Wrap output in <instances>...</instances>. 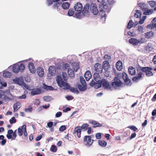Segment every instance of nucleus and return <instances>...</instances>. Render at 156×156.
I'll use <instances>...</instances> for the list:
<instances>
[{"mask_svg": "<svg viewBox=\"0 0 156 156\" xmlns=\"http://www.w3.org/2000/svg\"><path fill=\"white\" fill-rule=\"evenodd\" d=\"M12 75V73L8 71H4L3 73V76L5 78H9Z\"/></svg>", "mask_w": 156, "mask_h": 156, "instance_id": "28", "label": "nucleus"}, {"mask_svg": "<svg viewBox=\"0 0 156 156\" xmlns=\"http://www.w3.org/2000/svg\"><path fill=\"white\" fill-rule=\"evenodd\" d=\"M70 4L68 2H65L62 5V7L64 9H68L69 8Z\"/></svg>", "mask_w": 156, "mask_h": 156, "instance_id": "27", "label": "nucleus"}, {"mask_svg": "<svg viewBox=\"0 0 156 156\" xmlns=\"http://www.w3.org/2000/svg\"><path fill=\"white\" fill-rule=\"evenodd\" d=\"M145 48V50L147 52H149L150 51H151L153 49V48L149 45L146 46Z\"/></svg>", "mask_w": 156, "mask_h": 156, "instance_id": "53", "label": "nucleus"}, {"mask_svg": "<svg viewBox=\"0 0 156 156\" xmlns=\"http://www.w3.org/2000/svg\"><path fill=\"white\" fill-rule=\"evenodd\" d=\"M101 7H100V6H99V12H98V13H99V14L101 15V17L103 18L104 17H105V16L106 14L105 13V12L106 11L105 10H104L102 9L101 8Z\"/></svg>", "mask_w": 156, "mask_h": 156, "instance_id": "24", "label": "nucleus"}, {"mask_svg": "<svg viewBox=\"0 0 156 156\" xmlns=\"http://www.w3.org/2000/svg\"><path fill=\"white\" fill-rule=\"evenodd\" d=\"M125 83L126 85H129L130 83V81L129 79L125 77V79H124Z\"/></svg>", "mask_w": 156, "mask_h": 156, "instance_id": "46", "label": "nucleus"}, {"mask_svg": "<svg viewBox=\"0 0 156 156\" xmlns=\"http://www.w3.org/2000/svg\"><path fill=\"white\" fill-rule=\"evenodd\" d=\"M61 3L60 2H58L57 3H55L53 4L52 6V8L53 9H56L61 4Z\"/></svg>", "mask_w": 156, "mask_h": 156, "instance_id": "39", "label": "nucleus"}, {"mask_svg": "<svg viewBox=\"0 0 156 156\" xmlns=\"http://www.w3.org/2000/svg\"><path fill=\"white\" fill-rule=\"evenodd\" d=\"M128 71L129 74L131 75H134L136 73L135 69L133 67L130 66L128 68Z\"/></svg>", "mask_w": 156, "mask_h": 156, "instance_id": "23", "label": "nucleus"}, {"mask_svg": "<svg viewBox=\"0 0 156 156\" xmlns=\"http://www.w3.org/2000/svg\"><path fill=\"white\" fill-rule=\"evenodd\" d=\"M28 65V68L30 72L32 73H34L36 71V69L34 67L33 63L30 62L29 63Z\"/></svg>", "mask_w": 156, "mask_h": 156, "instance_id": "16", "label": "nucleus"}, {"mask_svg": "<svg viewBox=\"0 0 156 156\" xmlns=\"http://www.w3.org/2000/svg\"><path fill=\"white\" fill-rule=\"evenodd\" d=\"M102 67L106 71H108V69L110 67V65L107 61H105L103 62Z\"/></svg>", "mask_w": 156, "mask_h": 156, "instance_id": "17", "label": "nucleus"}, {"mask_svg": "<svg viewBox=\"0 0 156 156\" xmlns=\"http://www.w3.org/2000/svg\"><path fill=\"white\" fill-rule=\"evenodd\" d=\"M43 88L47 90H54V88L51 86H48L44 83L43 84Z\"/></svg>", "mask_w": 156, "mask_h": 156, "instance_id": "29", "label": "nucleus"}, {"mask_svg": "<svg viewBox=\"0 0 156 156\" xmlns=\"http://www.w3.org/2000/svg\"><path fill=\"white\" fill-rule=\"evenodd\" d=\"M33 111V108L31 106L29 107V108H25L24 109V111L26 112H31Z\"/></svg>", "mask_w": 156, "mask_h": 156, "instance_id": "41", "label": "nucleus"}, {"mask_svg": "<svg viewBox=\"0 0 156 156\" xmlns=\"http://www.w3.org/2000/svg\"><path fill=\"white\" fill-rule=\"evenodd\" d=\"M101 83L103 87L104 88L111 90H112L113 87H111L109 83L106 80L104 79H102Z\"/></svg>", "mask_w": 156, "mask_h": 156, "instance_id": "8", "label": "nucleus"}, {"mask_svg": "<svg viewBox=\"0 0 156 156\" xmlns=\"http://www.w3.org/2000/svg\"><path fill=\"white\" fill-rule=\"evenodd\" d=\"M148 3L151 7H154L156 5V2L154 1H150Z\"/></svg>", "mask_w": 156, "mask_h": 156, "instance_id": "49", "label": "nucleus"}, {"mask_svg": "<svg viewBox=\"0 0 156 156\" xmlns=\"http://www.w3.org/2000/svg\"><path fill=\"white\" fill-rule=\"evenodd\" d=\"M23 131L22 129V128H20V127H19L18 128V133L19 136H21L22 135Z\"/></svg>", "mask_w": 156, "mask_h": 156, "instance_id": "45", "label": "nucleus"}, {"mask_svg": "<svg viewBox=\"0 0 156 156\" xmlns=\"http://www.w3.org/2000/svg\"><path fill=\"white\" fill-rule=\"evenodd\" d=\"M143 72H145L146 76L148 77H150L153 76V73L151 71H142Z\"/></svg>", "mask_w": 156, "mask_h": 156, "instance_id": "38", "label": "nucleus"}, {"mask_svg": "<svg viewBox=\"0 0 156 156\" xmlns=\"http://www.w3.org/2000/svg\"><path fill=\"white\" fill-rule=\"evenodd\" d=\"M48 71L50 74L52 76H54L56 73L55 67L53 66H50L48 68Z\"/></svg>", "mask_w": 156, "mask_h": 156, "instance_id": "14", "label": "nucleus"}, {"mask_svg": "<svg viewBox=\"0 0 156 156\" xmlns=\"http://www.w3.org/2000/svg\"><path fill=\"white\" fill-rule=\"evenodd\" d=\"M22 129L23 131V134L25 136H26L27 135L26 129V126L25 125H23L22 126Z\"/></svg>", "mask_w": 156, "mask_h": 156, "instance_id": "37", "label": "nucleus"}, {"mask_svg": "<svg viewBox=\"0 0 156 156\" xmlns=\"http://www.w3.org/2000/svg\"><path fill=\"white\" fill-rule=\"evenodd\" d=\"M89 123L93 125V127L94 128H95L98 126H102V125L101 124H100L96 121L92 120L89 122Z\"/></svg>", "mask_w": 156, "mask_h": 156, "instance_id": "20", "label": "nucleus"}, {"mask_svg": "<svg viewBox=\"0 0 156 156\" xmlns=\"http://www.w3.org/2000/svg\"><path fill=\"white\" fill-rule=\"evenodd\" d=\"M62 76L63 79L65 81H66L68 79L67 74L65 72L62 73Z\"/></svg>", "mask_w": 156, "mask_h": 156, "instance_id": "47", "label": "nucleus"}, {"mask_svg": "<svg viewBox=\"0 0 156 156\" xmlns=\"http://www.w3.org/2000/svg\"><path fill=\"white\" fill-rule=\"evenodd\" d=\"M116 67L117 70L120 71L122 68V63L120 61H118L116 63Z\"/></svg>", "mask_w": 156, "mask_h": 156, "instance_id": "21", "label": "nucleus"}, {"mask_svg": "<svg viewBox=\"0 0 156 156\" xmlns=\"http://www.w3.org/2000/svg\"><path fill=\"white\" fill-rule=\"evenodd\" d=\"M13 106L14 112H16L20 107V103L19 102L14 104Z\"/></svg>", "mask_w": 156, "mask_h": 156, "instance_id": "26", "label": "nucleus"}, {"mask_svg": "<svg viewBox=\"0 0 156 156\" xmlns=\"http://www.w3.org/2000/svg\"><path fill=\"white\" fill-rule=\"evenodd\" d=\"M25 69V66L23 64H20L18 63L14 64L12 67V71L15 73H17L19 71L22 72Z\"/></svg>", "mask_w": 156, "mask_h": 156, "instance_id": "4", "label": "nucleus"}, {"mask_svg": "<svg viewBox=\"0 0 156 156\" xmlns=\"http://www.w3.org/2000/svg\"><path fill=\"white\" fill-rule=\"evenodd\" d=\"M141 69L142 71H146L147 70L151 71L152 70V68L150 67H143L141 68Z\"/></svg>", "mask_w": 156, "mask_h": 156, "instance_id": "42", "label": "nucleus"}, {"mask_svg": "<svg viewBox=\"0 0 156 156\" xmlns=\"http://www.w3.org/2000/svg\"><path fill=\"white\" fill-rule=\"evenodd\" d=\"M101 8L103 10L105 11L106 12L108 13L110 11L111 7V6L110 5H102V8Z\"/></svg>", "mask_w": 156, "mask_h": 156, "instance_id": "19", "label": "nucleus"}, {"mask_svg": "<svg viewBox=\"0 0 156 156\" xmlns=\"http://www.w3.org/2000/svg\"><path fill=\"white\" fill-rule=\"evenodd\" d=\"M89 124L87 123H84L81 126H78L75 128L74 132V133L75 136L77 135L78 138H80L81 136V129L83 131H86L88 128Z\"/></svg>", "mask_w": 156, "mask_h": 156, "instance_id": "2", "label": "nucleus"}, {"mask_svg": "<svg viewBox=\"0 0 156 156\" xmlns=\"http://www.w3.org/2000/svg\"><path fill=\"white\" fill-rule=\"evenodd\" d=\"M73 69L75 72H77V70L79 68L80 66L78 63H74L73 64Z\"/></svg>", "mask_w": 156, "mask_h": 156, "instance_id": "32", "label": "nucleus"}, {"mask_svg": "<svg viewBox=\"0 0 156 156\" xmlns=\"http://www.w3.org/2000/svg\"><path fill=\"white\" fill-rule=\"evenodd\" d=\"M94 78L95 80V81L98 83H101V81L100 80V78H99L98 74V73H94Z\"/></svg>", "mask_w": 156, "mask_h": 156, "instance_id": "22", "label": "nucleus"}, {"mask_svg": "<svg viewBox=\"0 0 156 156\" xmlns=\"http://www.w3.org/2000/svg\"><path fill=\"white\" fill-rule=\"evenodd\" d=\"M53 125V123L52 122L50 121L47 123V126L49 128H51Z\"/></svg>", "mask_w": 156, "mask_h": 156, "instance_id": "59", "label": "nucleus"}, {"mask_svg": "<svg viewBox=\"0 0 156 156\" xmlns=\"http://www.w3.org/2000/svg\"><path fill=\"white\" fill-rule=\"evenodd\" d=\"M114 82L112 83V85L113 87L115 89L118 88V87L121 86L122 83L118 77H115L114 79Z\"/></svg>", "mask_w": 156, "mask_h": 156, "instance_id": "6", "label": "nucleus"}, {"mask_svg": "<svg viewBox=\"0 0 156 156\" xmlns=\"http://www.w3.org/2000/svg\"><path fill=\"white\" fill-rule=\"evenodd\" d=\"M62 115V113L60 112H58L55 114L56 117H60Z\"/></svg>", "mask_w": 156, "mask_h": 156, "instance_id": "62", "label": "nucleus"}, {"mask_svg": "<svg viewBox=\"0 0 156 156\" xmlns=\"http://www.w3.org/2000/svg\"><path fill=\"white\" fill-rule=\"evenodd\" d=\"M66 98L68 101L72 100L73 99V97L71 95H67L66 97Z\"/></svg>", "mask_w": 156, "mask_h": 156, "instance_id": "58", "label": "nucleus"}, {"mask_svg": "<svg viewBox=\"0 0 156 156\" xmlns=\"http://www.w3.org/2000/svg\"><path fill=\"white\" fill-rule=\"evenodd\" d=\"M140 80V79L138 78L137 76L135 77L132 79L133 81L135 82H138Z\"/></svg>", "mask_w": 156, "mask_h": 156, "instance_id": "61", "label": "nucleus"}, {"mask_svg": "<svg viewBox=\"0 0 156 156\" xmlns=\"http://www.w3.org/2000/svg\"><path fill=\"white\" fill-rule=\"evenodd\" d=\"M38 76L41 77H42L44 74V72L42 68L39 67L37 70Z\"/></svg>", "mask_w": 156, "mask_h": 156, "instance_id": "15", "label": "nucleus"}, {"mask_svg": "<svg viewBox=\"0 0 156 156\" xmlns=\"http://www.w3.org/2000/svg\"><path fill=\"white\" fill-rule=\"evenodd\" d=\"M78 88L81 91H84L87 88L86 84H79L78 85Z\"/></svg>", "mask_w": 156, "mask_h": 156, "instance_id": "25", "label": "nucleus"}, {"mask_svg": "<svg viewBox=\"0 0 156 156\" xmlns=\"http://www.w3.org/2000/svg\"><path fill=\"white\" fill-rule=\"evenodd\" d=\"M9 122L11 124L15 123L16 122V120L15 119L14 117H13L11 119H10Z\"/></svg>", "mask_w": 156, "mask_h": 156, "instance_id": "56", "label": "nucleus"}, {"mask_svg": "<svg viewBox=\"0 0 156 156\" xmlns=\"http://www.w3.org/2000/svg\"><path fill=\"white\" fill-rule=\"evenodd\" d=\"M141 16V12L139 10H136V12L134 14V16L136 18H140Z\"/></svg>", "mask_w": 156, "mask_h": 156, "instance_id": "35", "label": "nucleus"}, {"mask_svg": "<svg viewBox=\"0 0 156 156\" xmlns=\"http://www.w3.org/2000/svg\"><path fill=\"white\" fill-rule=\"evenodd\" d=\"M13 81L16 83L20 86L23 85L24 82V80L22 76H20L18 78H16L13 79Z\"/></svg>", "mask_w": 156, "mask_h": 156, "instance_id": "11", "label": "nucleus"}, {"mask_svg": "<svg viewBox=\"0 0 156 156\" xmlns=\"http://www.w3.org/2000/svg\"><path fill=\"white\" fill-rule=\"evenodd\" d=\"M80 82L82 84H86V83L85 82L84 78L82 76H80Z\"/></svg>", "mask_w": 156, "mask_h": 156, "instance_id": "44", "label": "nucleus"}, {"mask_svg": "<svg viewBox=\"0 0 156 156\" xmlns=\"http://www.w3.org/2000/svg\"><path fill=\"white\" fill-rule=\"evenodd\" d=\"M66 127L65 125L61 126L59 128V131L61 132L63 131L66 129Z\"/></svg>", "mask_w": 156, "mask_h": 156, "instance_id": "52", "label": "nucleus"}, {"mask_svg": "<svg viewBox=\"0 0 156 156\" xmlns=\"http://www.w3.org/2000/svg\"><path fill=\"white\" fill-rule=\"evenodd\" d=\"M95 136L97 139H100L101 138V133H96Z\"/></svg>", "mask_w": 156, "mask_h": 156, "instance_id": "57", "label": "nucleus"}, {"mask_svg": "<svg viewBox=\"0 0 156 156\" xmlns=\"http://www.w3.org/2000/svg\"><path fill=\"white\" fill-rule=\"evenodd\" d=\"M144 20H143L140 18V20L139 21V22L138 23H137V22H135V23H136V24H134V26H135L137 25L138 23H140V24H142L144 23Z\"/></svg>", "mask_w": 156, "mask_h": 156, "instance_id": "55", "label": "nucleus"}, {"mask_svg": "<svg viewBox=\"0 0 156 156\" xmlns=\"http://www.w3.org/2000/svg\"><path fill=\"white\" fill-rule=\"evenodd\" d=\"M41 93V89L39 88H34L31 90V94L32 96L40 94Z\"/></svg>", "mask_w": 156, "mask_h": 156, "instance_id": "12", "label": "nucleus"}, {"mask_svg": "<svg viewBox=\"0 0 156 156\" xmlns=\"http://www.w3.org/2000/svg\"><path fill=\"white\" fill-rule=\"evenodd\" d=\"M51 98V97L49 96H44L43 97V99L44 101H50Z\"/></svg>", "mask_w": 156, "mask_h": 156, "instance_id": "50", "label": "nucleus"}, {"mask_svg": "<svg viewBox=\"0 0 156 156\" xmlns=\"http://www.w3.org/2000/svg\"><path fill=\"white\" fill-rule=\"evenodd\" d=\"M94 137L93 135L91 136H85L83 138V141L84 142H87L85 145L88 147L90 146L92 144L94 140H92L91 138Z\"/></svg>", "mask_w": 156, "mask_h": 156, "instance_id": "5", "label": "nucleus"}, {"mask_svg": "<svg viewBox=\"0 0 156 156\" xmlns=\"http://www.w3.org/2000/svg\"><path fill=\"white\" fill-rule=\"evenodd\" d=\"M84 76L86 81H89L91 77L90 71L89 70L87 71L85 73Z\"/></svg>", "mask_w": 156, "mask_h": 156, "instance_id": "18", "label": "nucleus"}, {"mask_svg": "<svg viewBox=\"0 0 156 156\" xmlns=\"http://www.w3.org/2000/svg\"><path fill=\"white\" fill-rule=\"evenodd\" d=\"M143 27L142 26H138V30L139 32H141L142 33L143 32Z\"/></svg>", "mask_w": 156, "mask_h": 156, "instance_id": "54", "label": "nucleus"}, {"mask_svg": "<svg viewBox=\"0 0 156 156\" xmlns=\"http://www.w3.org/2000/svg\"><path fill=\"white\" fill-rule=\"evenodd\" d=\"M99 144L102 147H105L107 144L106 141L104 140H99L98 141Z\"/></svg>", "mask_w": 156, "mask_h": 156, "instance_id": "34", "label": "nucleus"}, {"mask_svg": "<svg viewBox=\"0 0 156 156\" xmlns=\"http://www.w3.org/2000/svg\"><path fill=\"white\" fill-rule=\"evenodd\" d=\"M90 11L94 15H97L98 13V10L95 4L92 3L90 6Z\"/></svg>", "mask_w": 156, "mask_h": 156, "instance_id": "9", "label": "nucleus"}, {"mask_svg": "<svg viewBox=\"0 0 156 156\" xmlns=\"http://www.w3.org/2000/svg\"><path fill=\"white\" fill-rule=\"evenodd\" d=\"M70 91L71 92L77 94L79 93V92L77 89L76 88L73 87H71L69 85V88Z\"/></svg>", "mask_w": 156, "mask_h": 156, "instance_id": "30", "label": "nucleus"}, {"mask_svg": "<svg viewBox=\"0 0 156 156\" xmlns=\"http://www.w3.org/2000/svg\"><path fill=\"white\" fill-rule=\"evenodd\" d=\"M90 5L87 4L84 6L82 11L77 12L75 13V16H74L78 19H81L84 16L87 17L89 16V11Z\"/></svg>", "mask_w": 156, "mask_h": 156, "instance_id": "1", "label": "nucleus"}, {"mask_svg": "<svg viewBox=\"0 0 156 156\" xmlns=\"http://www.w3.org/2000/svg\"><path fill=\"white\" fill-rule=\"evenodd\" d=\"M74 11L73 9H70L68 12V15L69 16H71L74 14Z\"/></svg>", "mask_w": 156, "mask_h": 156, "instance_id": "36", "label": "nucleus"}, {"mask_svg": "<svg viewBox=\"0 0 156 156\" xmlns=\"http://www.w3.org/2000/svg\"><path fill=\"white\" fill-rule=\"evenodd\" d=\"M136 134L135 132L131 134V136L129 137V139H131L135 137L136 136Z\"/></svg>", "mask_w": 156, "mask_h": 156, "instance_id": "64", "label": "nucleus"}, {"mask_svg": "<svg viewBox=\"0 0 156 156\" xmlns=\"http://www.w3.org/2000/svg\"><path fill=\"white\" fill-rule=\"evenodd\" d=\"M96 83L94 80H92L90 83V86L93 87L94 85H96Z\"/></svg>", "mask_w": 156, "mask_h": 156, "instance_id": "60", "label": "nucleus"}, {"mask_svg": "<svg viewBox=\"0 0 156 156\" xmlns=\"http://www.w3.org/2000/svg\"><path fill=\"white\" fill-rule=\"evenodd\" d=\"M75 10L76 12L81 11L83 8V6L82 4L80 2H77L74 6Z\"/></svg>", "mask_w": 156, "mask_h": 156, "instance_id": "13", "label": "nucleus"}, {"mask_svg": "<svg viewBox=\"0 0 156 156\" xmlns=\"http://www.w3.org/2000/svg\"><path fill=\"white\" fill-rule=\"evenodd\" d=\"M133 23L132 20H130L128 23L127 28L129 29H130L133 27Z\"/></svg>", "mask_w": 156, "mask_h": 156, "instance_id": "40", "label": "nucleus"}, {"mask_svg": "<svg viewBox=\"0 0 156 156\" xmlns=\"http://www.w3.org/2000/svg\"><path fill=\"white\" fill-rule=\"evenodd\" d=\"M152 33H153L151 32H147L146 34V38H149L152 37Z\"/></svg>", "mask_w": 156, "mask_h": 156, "instance_id": "48", "label": "nucleus"}, {"mask_svg": "<svg viewBox=\"0 0 156 156\" xmlns=\"http://www.w3.org/2000/svg\"><path fill=\"white\" fill-rule=\"evenodd\" d=\"M56 80L58 86L60 87H61L65 90L69 89V85L68 83L64 82L61 76H58Z\"/></svg>", "mask_w": 156, "mask_h": 156, "instance_id": "3", "label": "nucleus"}, {"mask_svg": "<svg viewBox=\"0 0 156 156\" xmlns=\"http://www.w3.org/2000/svg\"><path fill=\"white\" fill-rule=\"evenodd\" d=\"M68 73L69 76L70 77L73 78L74 76V71L72 69H68Z\"/></svg>", "mask_w": 156, "mask_h": 156, "instance_id": "31", "label": "nucleus"}, {"mask_svg": "<svg viewBox=\"0 0 156 156\" xmlns=\"http://www.w3.org/2000/svg\"><path fill=\"white\" fill-rule=\"evenodd\" d=\"M128 128L134 131H136L137 129V128L135 126H129L128 127Z\"/></svg>", "mask_w": 156, "mask_h": 156, "instance_id": "51", "label": "nucleus"}, {"mask_svg": "<svg viewBox=\"0 0 156 156\" xmlns=\"http://www.w3.org/2000/svg\"><path fill=\"white\" fill-rule=\"evenodd\" d=\"M47 3L48 4V6H50L53 4V0H47Z\"/></svg>", "mask_w": 156, "mask_h": 156, "instance_id": "63", "label": "nucleus"}, {"mask_svg": "<svg viewBox=\"0 0 156 156\" xmlns=\"http://www.w3.org/2000/svg\"><path fill=\"white\" fill-rule=\"evenodd\" d=\"M50 150L52 152H55L57 151V148L55 145H53L51 146Z\"/></svg>", "mask_w": 156, "mask_h": 156, "instance_id": "43", "label": "nucleus"}, {"mask_svg": "<svg viewBox=\"0 0 156 156\" xmlns=\"http://www.w3.org/2000/svg\"><path fill=\"white\" fill-rule=\"evenodd\" d=\"M154 12V10L153 9H148L144 11L143 14L145 15H150L152 14Z\"/></svg>", "mask_w": 156, "mask_h": 156, "instance_id": "33", "label": "nucleus"}, {"mask_svg": "<svg viewBox=\"0 0 156 156\" xmlns=\"http://www.w3.org/2000/svg\"><path fill=\"white\" fill-rule=\"evenodd\" d=\"M129 42L133 46H135L138 45L139 44H141L143 43L144 41H142L141 39H137L135 38H131L129 39Z\"/></svg>", "mask_w": 156, "mask_h": 156, "instance_id": "7", "label": "nucleus"}, {"mask_svg": "<svg viewBox=\"0 0 156 156\" xmlns=\"http://www.w3.org/2000/svg\"><path fill=\"white\" fill-rule=\"evenodd\" d=\"M94 68L97 73H100L102 72L103 69L101 65L99 63H96L94 66Z\"/></svg>", "mask_w": 156, "mask_h": 156, "instance_id": "10", "label": "nucleus"}]
</instances>
